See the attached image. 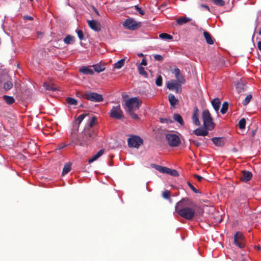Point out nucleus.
<instances>
[{
    "label": "nucleus",
    "mask_w": 261,
    "mask_h": 261,
    "mask_svg": "<svg viewBox=\"0 0 261 261\" xmlns=\"http://www.w3.org/2000/svg\"><path fill=\"white\" fill-rule=\"evenodd\" d=\"M193 205V203L190 199L188 198H182L176 203L175 210L180 217L190 220L193 219L195 214Z\"/></svg>",
    "instance_id": "f257e3e1"
},
{
    "label": "nucleus",
    "mask_w": 261,
    "mask_h": 261,
    "mask_svg": "<svg viewBox=\"0 0 261 261\" xmlns=\"http://www.w3.org/2000/svg\"><path fill=\"white\" fill-rule=\"evenodd\" d=\"M142 103V100L137 97L129 98L125 100L124 109L133 119H139L134 112L139 109Z\"/></svg>",
    "instance_id": "f03ea898"
},
{
    "label": "nucleus",
    "mask_w": 261,
    "mask_h": 261,
    "mask_svg": "<svg viewBox=\"0 0 261 261\" xmlns=\"http://www.w3.org/2000/svg\"><path fill=\"white\" fill-rule=\"evenodd\" d=\"M202 116L205 127L209 130L213 129L215 124L213 122V119L209 111L207 110H204L202 112Z\"/></svg>",
    "instance_id": "7ed1b4c3"
},
{
    "label": "nucleus",
    "mask_w": 261,
    "mask_h": 261,
    "mask_svg": "<svg viewBox=\"0 0 261 261\" xmlns=\"http://www.w3.org/2000/svg\"><path fill=\"white\" fill-rule=\"evenodd\" d=\"M143 143V139L138 136L130 135L127 139V144L129 147L138 148Z\"/></svg>",
    "instance_id": "20e7f679"
},
{
    "label": "nucleus",
    "mask_w": 261,
    "mask_h": 261,
    "mask_svg": "<svg viewBox=\"0 0 261 261\" xmlns=\"http://www.w3.org/2000/svg\"><path fill=\"white\" fill-rule=\"evenodd\" d=\"M83 97L87 100L97 102L102 101L103 99L101 94L91 91H87L85 93Z\"/></svg>",
    "instance_id": "39448f33"
},
{
    "label": "nucleus",
    "mask_w": 261,
    "mask_h": 261,
    "mask_svg": "<svg viewBox=\"0 0 261 261\" xmlns=\"http://www.w3.org/2000/svg\"><path fill=\"white\" fill-rule=\"evenodd\" d=\"M166 139L168 141L169 145L171 147H177L181 143L179 137L175 134H167Z\"/></svg>",
    "instance_id": "423d86ee"
},
{
    "label": "nucleus",
    "mask_w": 261,
    "mask_h": 261,
    "mask_svg": "<svg viewBox=\"0 0 261 261\" xmlns=\"http://www.w3.org/2000/svg\"><path fill=\"white\" fill-rule=\"evenodd\" d=\"M123 25L129 30H135L141 26V23L136 21L134 18H129L123 22Z\"/></svg>",
    "instance_id": "0eeeda50"
},
{
    "label": "nucleus",
    "mask_w": 261,
    "mask_h": 261,
    "mask_svg": "<svg viewBox=\"0 0 261 261\" xmlns=\"http://www.w3.org/2000/svg\"><path fill=\"white\" fill-rule=\"evenodd\" d=\"M110 116L111 118L116 119H121L123 117V112L120 105L113 107L110 111Z\"/></svg>",
    "instance_id": "6e6552de"
},
{
    "label": "nucleus",
    "mask_w": 261,
    "mask_h": 261,
    "mask_svg": "<svg viewBox=\"0 0 261 261\" xmlns=\"http://www.w3.org/2000/svg\"><path fill=\"white\" fill-rule=\"evenodd\" d=\"M181 84L176 80H171L167 83V87L170 90L179 93L181 91Z\"/></svg>",
    "instance_id": "1a4fd4ad"
},
{
    "label": "nucleus",
    "mask_w": 261,
    "mask_h": 261,
    "mask_svg": "<svg viewBox=\"0 0 261 261\" xmlns=\"http://www.w3.org/2000/svg\"><path fill=\"white\" fill-rule=\"evenodd\" d=\"M173 73L174 74V75L175 76V77L176 79V81L177 82H178L180 84H184L185 83L186 80H185L183 75L181 73V71L179 68H175L174 69Z\"/></svg>",
    "instance_id": "9d476101"
},
{
    "label": "nucleus",
    "mask_w": 261,
    "mask_h": 261,
    "mask_svg": "<svg viewBox=\"0 0 261 261\" xmlns=\"http://www.w3.org/2000/svg\"><path fill=\"white\" fill-rule=\"evenodd\" d=\"M243 235L240 232H237L234 236V241L235 244L239 247L242 248L244 246V243L242 241Z\"/></svg>",
    "instance_id": "9b49d317"
},
{
    "label": "nucleus",
    "mask_w": 261,
    "mask_h": 261,
    "mask_svg": "<svg viewBox=\"0 0 261 261\" xmlns=\"http://www.w3.org/2000/svg\"><path fill=\"white\" fill-rule=\"evenodd\" d=\"M193 123L196 126L200 125L199 120V110L197 107L194 108L193 113L192 117Z\"/></svg>",
    "instance_id": "f8f14e48"
},
{
    "label": "nucleus",
    "mask_w": 261,
    "mask_h": 261,
    "mask_svg": "<svg viewBox=\"0 0 261 261\" xmlns=\"http://www.w3.org/2000/svg\"><path fill=\"white\" fill-rule=\"evenodd\" d=\"M87 23L91 29L95 31H99L100 30V24L97 21L94 20H88Z\"/></svg>",
    "instance_id": "ddd939ff"
},
{
    "label": "nucleus",
    "mask_w": 261,
    "mask_h": 261,
    "mask_svg": "<svg viewBox=\"0 0 261 261\" xmlns=\"http://www.w3.org/2000/svg\"><path fill=\"white\" fill-rule=\"evenodd\" d=\"M79 71L85 74L93 75L94 71L89 66H82L79 69Z\"/></svg>",
    "instance_id": "4468645a"
},
{
    "label": "nucleus",
    "mask_w": 261,
    "mask_h": 261,
    "mask_svg": "<svg viewBox=\"0 0 261 261\" xmlns=\"http://www.w3.org/2000/svg\"><path fill=\"white\" fill-rule=\"evenodd\" d=\"M252 174L251 172L244 171L242 172L241 179L244 181H248L252 178Z\"/></svg>",
    "instance_id": "2eb2a0df"
},
{
    "label": "nucleus",
    "mask_w": 261,
    "mask_h": 261,
    "mask_svg": "<svg viewBox=\"0 0 261 261\" xmlns=\"http://www.w3.org/2000/svg\"><path fill=\"white\" fill-rule=\"evenodd\" d=\"M208 131L206 129L198 128L194 130V134L196 136H205L208 135Z\"/></svg>",
    "instance_id": "dca6fc26"
},
{
    "label": "nucleus",
    "mask_w": 261,
    "mask_h": 261,
    "mask_svg": "<svg viewBox=\"0 0 261 261\" xmlns=\"http://www.w3.org/2000/svg\"><path fill=\"white\" fill-rule=\"evenodd\" d=\"M105 150L101 149L95 154L93 155L91 159L89 160V163H91L97 160L99 157H100L104 153Z\"/></svg>",
    "instance_id": "f3484780"
},
{
    "label": "nucleus",
    "mask_w": 261,
    "mask_h": 261,
    "mask_svg": "<svg viewBox=\"0 0 261 261\" xmlns=\"http://www.w3.org/2000/svg\"><path fill=\"white\" fill-rule=\"evenodd\" d=\"M212 141L214 144L218 146H222L224 144V140L222 138L214 137L212 139Z\"/></svg>",
    "instance_id": "a211bd4d"
},
{
    "label": "nucleus",
    "mask_w": 261,
    "mask_h": 261,
    "mask_svg": "<svg viewBox=\"0 0 261 261\" xmlns=\"http://www.w3.org/2000/svg\"><path fill=\"white\" fill-rule=\"evenodd\" d=\"M168 98L171 106L173 107L178 103V99L172 93L169 94Z\"/></svg>",
    "instance_id": "6ab92c4d"
},
{
    "label": "nucleus",
    "mask_w": 261,
    "mask_h": 261,
    "mask_svg": "<svg viewBox=\"0 0 261 261\" xmlns=\"http://www.w3.org/2000/svg\"><path fill=\"white\" fill-rule=\"evenodd\" d=\"M212 105L216 112H218L219 110L220 105V101L219 99L217 98L213 99L212 101Z\"/></svg>",
    "instance_id": "aec40b11"
},
{
    "label": "nucleus",
    "mask_w": 261,
    "mask_h": 261,
    "mask_svg": "<svg viewBox=\"0 0 261 261\" xmlns=\"http://www.w3.org/2000/svg\"><path fill=\"white\" fill-rule=\"evenodd\" d=\"M3 99L7 105H10L15 102V99L13 97L6 95L3 96Z\"/></svg>",
    "instance_id": "412c9836"
},
{
    "label": "nucleus",
    "mask_w": 261,
    "mask_h": 261,
    "mask_svg": "<svg viewBox=\"0 0 261 261\" xmlns=\"http://www.w3.org/2000/svg\"><path fill=\"white\" fill-rule=\"evenodd\" d=\"M203 36L206 40V42L208 44H213L214 43L213 39L209 33L206 31H204Z\"/></svg>",
    "instance_id": "4be33fe9"
},
{
    "label": "nucleus",
    "mask_w": 261,
    "mask_h": 261,
    "mask_svg": "<svg viewBox=\"0 0 261 261\" xmlns=\"http://www.w3.org/2000/svg\"><path fill=\"white\" fill-rule=\"evenodd\" d=\"M64 42L66 44H72L75 41V37L71 35H67L64 39Z\"/></svg>",
    "instance_id": "5701e85b"
},
{
    "label": "nucleus",
    "mask_w": 261,
    "mask_h": 261,
    "mask_svg": "<svg viewBox=\"0 0 261 261\" xmlns=\"http://www.w3.org/2000/svg\"><path fill=\"white\" fill-rule=\"evenodd\" d=\"M94 71L97 73L101 72L105 70V65H102L99 64H94L92 65Z\"/></svg>",
    "instance_id": "b1692460"
},
{
    "label": "nucleus",
    "mask_w": 261,
    "mask_h": 261,
    "mask_svg": "<svg viewBox=\"0 0 261 261\" xmlns=\"http://www.w3.org/2000/svg\"><path fill=\"white\" fill-rule=\"evenodd\" d=\"M191 20V19L187 17H180L177 19L176 22L178 24L182 25L185 24Z\"/></svg>",
    "instance_id": "393cba45"
},
{
    "label": "nucleus",
    "mask_w": 261,
    "mask_h": 261,
    "mask_svg": "<svg viewBox=\"0 0 261 261\" xmlns=\"http://www.w3.org/2000/svg\"><path fill=\"white\" fill-rule=\"evenodd\" d=\"M174 120L178 122L180 125L184 124V121L181 116L178 114H174L173 115Z\"/></svg>",
    "instance_id": "a878e982"
},
{
    "label": "nucleus",
    "mask_w": 261,
    "mask_h": 261,
    "mask_svg": "<svg viewBox=\"0 0 261 261\" xmlns=\"http://www.w3.org/2000/svg\"><path fill=\"white\" fill-rule=\"evenodd\" d=\"M13 87V83L11 81L7 80L4 83L3 88L5 90L8 91L10 90Z\"/></svg>",
    "instance_id": "bb28decb"
},
{
    "label": "nucleus",
    "mask_w": 261,
    "mask_h": 261,
    "mask_svg": "<svg viewBox=\"0 0 261 261\" xmlns=\"http://www.w3.org/2000/svg\"><path fill=\"white\" fill-rule=\"evenodd\" d=\"M124 62H125V58L122 59L118 61H117L116 63L114 64V67L116 69H120L121 68L123 65H124Z\"/></svg>",
    "instance_id": "cd10ccee"
},
{
    "label": "nucleus",
    "mask_w": 261,
    "mask_h": 261,
    "mask_svg": "<svg viewBox=\"0 0 261 261\" xmlns=\"http://www.w3.org/2000/svg\"><path fill=\"white\" fill-rule=\"evenodd\" d=\"M154 167L158 171L163 173H166L168 170V168L164 166L154 165Z\"/></svg>",
    "instance_id": "c85d7f7f"
},
{
    "label": "nucleus",
    "mask_w": 261,
    "mask_h": 261,
    "mask_svg": "<svg viewBox=\"0 0 261 261\" xmlns=\"http://www.w3.org/2000/svg\"><path fill=\"white\" fill-rule=\"evenodd\" d=\"M159 37L163 40H172L173 39L172 36L165 33L160 34Z\"/></svg>",
    "instance_id": "c756f323"
},
{
    "label": "nucleus",
    "mask_w": 261,
    "mask_h": 261,
    "mask_svg": "<svg viewBox=\"0 0 261 261\" xmlns=\"http://www.w3.org/2000/svg\"><path fill=\"white\" fill-rule=\"evenodd\" d=\"M228 108V103L227 102L225 101L223 103L222 107L221 109V113L224 114L226 113Z\"/></svg>",
    "instance_id": "7c9ffc66"
},
{
    "label": "nucleus",
    "mask_w": 261,
    "mask_h": 261,
    "mask_svg": "<svg viewBox=\"0 0 261 261\" xmlns=\"http://www.w3.org/2000/svg\"><path fill=\"white\" fill-rule=\"evenodd\" d=\"M166 173L174 176H178L179 175L178 172L176 170L171 169L168 168Z\"/></svg>",
    "instance_id": "2f4dec72"
},
{
    "label": "nucleus",
    "mask_w": 261,
    "mask_h": 261,
    "mask_svg": "<svg viewBox=\"0 0 261 261\" xmlns=\"http://www.w3.org/2000/svg\"><path fill=\"white\" fill-rule=\"evenodd\" d=\"M71 170V165L70 164H66L65 165L63 171H62V174L63 175L67 174Z\"/></svg>",
    "instance_id": "473e14b6"
},
{
    "label": "nucleus",
    "mask_w": 261,
    "mask_h": 261,
    "mask_svg": "<svg viewBox=\"0 0 261 261\" xmlns=\"http://www.w3.org/2000/svg\"><path fill=\"white\" fill-rule=\"evenodd\" d=\"M138 71L140 74L143 75L145 77H147V73L145 71L144 68L140 65L138 66Z\"/></svg>",
    "instance_id": "72a5a7b5"
},
{
    "label": "nucleus",
    "mask_w": 261,
    "mask_h": 261,
    "mask_svg": "<svg viewBox=\"0 0 261 261\" xmlns=\"http://www.w3.org/2000/svg\"><path fill=\"white\" fill-rule=\"evenodd\" d=\"M245 85L242 83H239L236 85V88L239 93L244 90Z\"/></svg>",
    "instance_id": "f704fd0d"
},
{
    "label": "nucleus",
    "mask_w": 261,
    "mask_h": 261,
    "mask_svg": "<svg viewBox=\"0 0 261 261\" xmlns=\"http://www.w3.org/2000/svg\"><path fill=\"white\" fill-rule=\"evenodd\" d=\"M252 98V95L251 94L248 95L245 99L243 101L242 103L244 106L247 105L250 101Z\"/></svg>",
    "instance_id": "c9c22d12"
},
{
    "label": "nucleus",
    "mask_w": 261,
    "mask_h": 261,
    "mask_svg": "<svg viewBox=\"0 0 261 261\" xmlns=\"http://www.w3.org/2000/svg\"><path fill=\"white\" fill-rule=\"evenodd\" d=\"M67 103L70 105H76L77 104V101L73 98L68 97L66 99Z\"/></svg>",
    "instance_id": "e433bc0d"
},
{
    "label": "nucleus",
    "mask_w": 261,
    "mask_h": 261,
    "mask_svg": "<svg viewBox=\"0 0 261 261\" xmlns=\"http://www.w3.org/2000/svg\"><path fill=\"white\" fill-rule=\"evenodd\" d=\"M246 125V120L244 118L241 119L239 122V126L240 129H244Z\"/></svg>",
    "instance_id": "4c0bfd02"
},
{
    "label": "nucleus",
    "mask_w": 261,
    "mask_h": 261,
    "mask_svg": "<svg viewBox=\"0 0 261 261\" xmlns=\"http://www.w3.org/2000/svg\"><path fill=\"white\" fill-rule=\"evenodd\" d=\"M86 116V114H82L77 117L76 121L77 122L78 125L80 124V123L82 122V121L83 120V119L85 118Z\"/></svg>",
    "instance_id": "58836bf2"
},
{
    "label": "nucleus",
    "mask_w": 261,
    "mask_h": 261,
    "mask_svg": "<svg viewBox=\"0 0 261 261\" xmlns=\"http://www.w3.org/2000/svg\"><path fill=\"white\" fill-rule=\"evenodd\" d=\"M155 84L158 86H162L163 84V78L161 75H159L155 81Z\"/></svg>",
    "instance_id": "ea45409f"
},
{
    "label": "nucleus",
    "mask_w": 261,
    "mask_h": 261,
    "mask_svg": "<svg viewBox=\"0 0 261 261\" xmlns=\"http://www.w3.org/2000/svg\"><path fill=\"white\" fill-rule=\"evenodd\" d=\"M44 87L48 90L55 91L56 90V88L53 87L51 85H49L47 83H44L43 85Z\"/></svg>",
    "instance_id": "a19ab883"
},
{
    "label": "nucleus",
    "mask_w": 261,
    "mask_h": 261,
    "mask_svg": "<svg viewBox=\"0 0 261 261\" xmlns=\"http://www.w3.org/2000/svg\"><path fill=\"white\" fill-rule=\"evenodd\" d=\"M215 4L219 6H222L224 5L225 3L223 0H212Z\"/></svg>",
    "instance_id": "79ce46f5"
},
{
    "label": "nucleus",
    "mask_w": 261,
    "mask_h": 261,
    "mask_svg": "<svg viewBox=\"0 0 261 261\" xmlns=\"http://www.w3.org/2000/svg\"><path fill=\"white\" fill-rule=\"evenodd\" d=\"M170 191L168 190H165L163 192L162 195L164 198L168 199L170 198Z\"/></svg>",
    "instance_id": "37998d69"
},
{
    "label": "nucleus",
    "mask_w": 261,
    "mask_h": 261,
    "mask_svg": "<svg viewBox=\"0 0 261 261\" xmlns=\"http://www.w3.org/2000/svg\"><path fill=\"white\" fill-rule=\"evenodd\" d=\"M76 32L77 34V36L79 38V39L82 40L84 39V35H83V32L82 30H77L76 31Z\"/></svg>",
    "instance_id": "c03bdc74"
},
{
    "label": "nucleus",
    "mask_w": 261,
    "mask_h": 261,
    "mask_svg": "<svg viewBox=\"0 0 261 261\" xmlns=\"http://www.w3.org/2000/svg\"><path fill=\"white\" fill-rule=\"evenodd\" d=\"M187 184L190 189L195 193H198L199 191L191 184L190 182L188 181Z\"/></svg>",
    "instance_id": "a18cd8bd"
},
{
    "label": "nucleus",
    "mask_w": 261,
    "mask_h": 261,
    "mask_svg": "<svg viewBox=\"0 0 261 261\" xmlns=\"http://www.w3.org/2000/svg\"><path fill=\"white\" fill-rule=\"evenodd\" d=\"M96 120V118L95 117H93L89 122V126L90 128H91L95 123V121Z\"/></svg>",
    "instance_id": "49530a36"
},
{
    "label": "nucleus",
    "mask_w": 261,
    "mask_h": 261,
    "mask_svg": "<svg viewBox=\"0 0 261 261\" xmlns=\"http://www.w3.org/2000/svg\"><path fill=\"white\" fill-rule=\"evenodd\" d=\"M161 122L162 123H171L173 122V121L170 119L161 118Z\"/></svg>",
    "instance_id": "de8ad7c7"
},
{
    "label": "nucleus",
    "mask_w": 261,
    "mask_h": 261,
    "mask_svg": "<svg viewBox=\"0 0 261 261\" xmlns=\"http://www.w3.org/2000/svg\"><path fill=\"white\" fill-rule=\"evenodd\" d=\"M135 9L137 10L140 14L141 15H143L144 14V12L142 10L141 8H140L138 6L136 5L135 6Z\"/></svg>",
    "instance_id": "09e8293b"
},
{
    "label": "nucleus",
    "mask_w": 261,
    "mask_h": 261,
    "mask_svg": "<svg viewBox=\"0 0 261 261\" xmlns=\"http://www.w3.org/2000/svg\"><path fill=\"white\" fill-rule=\"evenodd\" d=\"M154 58L156 61H162L163 60V57L160 55H155Z\"/></svg>",
    "instance_id": "8fccbe9b"
},
{
    "label": "nucleus",
    "mask_w": 261,
    "mask_h": 261,
    "mask_svg": "<svg viewBox=\"0 0 261 261\" xmlns=\"http://www.w3.org/2000/svg\"><path fill=\"white\" fill-rule=\"evenodd\" d=\"M146 65H147V61L145 58H143L142 60L141 63H140V66H141V65L146 66Z\"/></svg>",
    "instance_id": "3c124183"
},
{
    "label": "nucleus",
    "mask_w": 261,
    "mask_h": 261,
    "mask_svg": "<svg viewBox=\"0 0 261 261\" xmlns=\"http://www.w3.org/2000/svg\"><path fill=\"white\" fill-rule=\"evenodd\" d=\"M67 145V144H61V145H59L58 146V149L59 150L63 148L64 147H66Z\"/></svg>",
    "instance_id": "603ef678"
},
{
    "label": "nucleus",
    "mask_w": 261,
    "mask_h": 261,
    "mask_svg": "<svg viewBox=\"0 0 261 261\" xmlns=\"http://www.w3.org/2000/svg\"><path fill=\"white\" fill-rule=\"evenodd\" d=\"M195 177L197 178V179L199 181H200L202 180V179L203 178V177L202 176L198 175H195Z\"/></svg>",
    "instance_id": "864d4df0"
},
{
    "label": "nucleus",
    "mask_w": 261,
    "mask_h": 261,
    "mask_svg": "<svg viewBox=\"0 0 261 261\" xmlns=\"http://www.w3.org/2000/svg\"><path fill=\"white\" fill-rule=\"evenodd\" d=\"M201 7H203V8H204V9H206V10H207L208 11H210V9L208 7V6H207V5H201Z\"/></svg>",
    "instance_id": "5fc2aeb1"
},
{
    "label": "nucleus",
    "mask_w": 261,
    "mask_h": 261,
    "mask_svg": "<svg viewBox=\"0 0 261 261\" xmlns=\"http://www.w3.org/2000/svg\"><path fill=\"white\" fill-rule=\"evenodd\" d=\"M258 48L261 51V41H258L257 43Z\"/></svg>",
    "instance_id": "6e6d98bb"
},
{
    "label": "nucleus",
    "mask_w": 261,
    "mask_h": 261,
    "mask_svg": "<svg viewBox=\"0 0 261 261\" xmlns=\"http://www.w3.org/2000/svg\"><path fill=\"white\" fill-rule=\"evenodd\" d=\"M72 143H73L75 145H77L79 144V143L77 142V141H74L73 140L72 141ZM80 145H82V143H79Z\"/></svg>",
    "instance_id": "4d7b16f0"
},
{
    "label": "nucleus",
    "mask_w": 261,
    "mask_h": 261,
    "mask_svg": "<svg viewBox=\"0 0 261 261\" xmlns=\"http://www.w3.org/2000/svg\"><path fill=\"white\" fill-rule=\"evenodd\" d=\"M27 18L28 19H29V20H32V17H31V16H27Z\"/></svg>",
    "instance_id": "13d9d810"
},
{
    "label": "nucleus",
    "mask_w": 261,
    "mask_h": 261,
    "mask_svg": "<svg viewBox=\"0 0 261 261\" xmlns=\"http://www.w3.org/2000/svg\"><path fill=\"white\" fill-rule=\"evenodd\" d=\"M138 56L139 57H142V56H143V54L142 53H140V54H138Z\"/></svg>",
    "instance_id": "bf43d9fd"
},
{
    "label": "nucleus",
    "mask_w": 261,
    "mask_h": 261,
    "mask_svg": "<svg viewBox=\"0 0 261 261\" xmlns=\"http://www.w3.org/2000/svg\"><path fill=\"white\" fill-rule=\"evenodd\" d=\"M256 248H257L258 250H261V247H260V246H257V247H256Z\"/></svg>",
    "instance_id": "052dcab7"
},
{
    "label": "nucleus",
    "mask_w": 261,
    "mask_h": 261,
    "mask_svg": "<svg viewBox=\"0 0 261 261\" xmlns=\"http://www.w3.org/2000/svg\"><path fill=\"white\" fill-rule=\"evenodd\" d=\"M88 135L89 137H92V134H91V133L90 132H89Z\"/></svg>",
    "instance_id": "680f3d73"
},
{
    "label": "nucleus",
    "mask_w": 261,
    "mask_h": 261,
    "mask_svg": "<svg viewBox=\"0 0 261 261\" xmlns=\"http://www.w3.org/2000/svg\"><path fill=\"white\" fill-rule=\"evenodd\" d=\"M95 11L97 15H99V13L97 10H95Z\"/></svg>",
    "instance_id": "e2e57ef3"
},
{
    "label": "nucleus",
    "mask_w": 261,
    "mask_h": 261,
    "mask_svg": "<svg viewBox=\"0 0 261 261\" xmlns=\"http://www.w3.org/2000/svg\"><path fill=\"white\" fill-rule=\"evenodd\" d=\"M259 34L261 35V30L259 31Z\"/></svg>",
    "instance_id": "0e129e2a"
},
{
    "label": "nucleus",
    "mask_w": 261,
    "mask_h": 261,
    "mask_svg": "<svg viewBox=\"0 0 261 261\" xmlns=\"http://www.w3.org/2000/svg\"><path fill=\"white\" fill-rule=\"evenodd\" d=\"M31 1H32L33 0H30Z\"/></svg>",
    "instance_id": "69168bd1"
}]
</instances>
